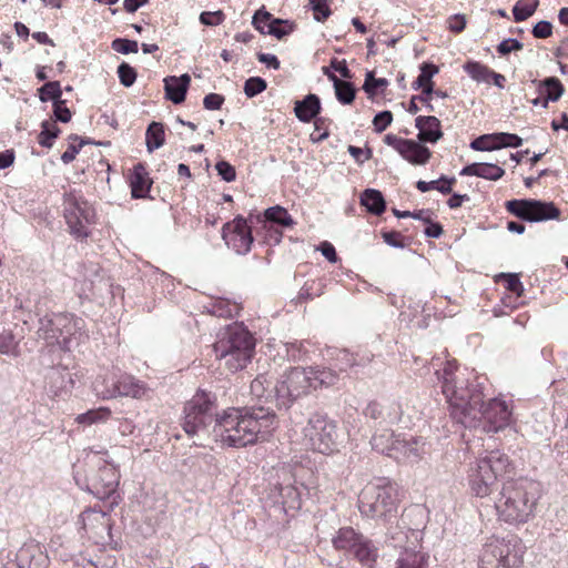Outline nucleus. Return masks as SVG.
<instances>
[{
  "mask_svg": "<svg viewBox=\"0 0 568 568\" xmlns=\"http://www.w3.org/2000/svg\"><path fill=\"white\" fill-rule=\"evenodd\" d=\"M436 375L456 423L475 427L483 420L487 433H497L510 424L511 410L506 402L491 398L485 404L480 384L470 382V374L459 369L456 361H447Z\"/></svg>",
  "mask_w": 568,
  "mask_h": 568,
  "instance_id": "1",
  "label": "nucleus"
},
{
  "mask_svg": "<svg viewBox=\"0 0 568 568\" xmlns=\"http://www.w3.org/2000/svg\"><path fill=\"white\" fill-rule=\"evenodd\" d=\"M277 427L273 410L263 406L229 408L213 426V439L222 445L242 448L265 440Z\"/></svg>",
  "mask_w": 568,
  "mask_h": 568,
  "instance_id": "2",
  "label": "nucleus"
},
{
  "mask_svg": "<svg viewBox=\"0 0 568 568\" xmlns=\"http://www.w3.org/2000/svg\"><path fill=\"white\" fill-rule=\"evenodd\" d=\"M73 477L81 488L101 500L115 495L120 478L116 467L95 452L88 453L83 464L73 465Z\"/></svg>",
  "mask_w": 568,
  "mask_h": 568,
  "instance_id": "3",
  "label": "nucleus"
},
{
  "mask_svg": "<svg viewBox=\"0 0 568 568\" xmlns=\"http://www.w3.org/2000/svg\"><path fill=\"white\" fill-rule=\"evenodd\" d=\"M538 493V484L529 479L504 483L495 501L499 518L510 524L528 521L539 498Z\"/></svg>",
  "mask_w": 568,
  "mask_h": 568,
  "instance_id": "4",
  "label": "nucleus"
},
{
  "mask_svg": "<svg viewBox=\"0 0 568 568\" xmlns=\"http://www.w3.org/2000/svg\"><path fill=\"white\" fill-rule=\"evenodd\" d=\"M255 349V338L243 323L229 325L213 344L220 366L231 373L243 369L251 362Z\"/></svg>",
  "mask_w": 568,
  "mask_h": 568,
  "instance_id": "5",
  "label": "nucleus"
},
{
  "mask_svg": "<svg viewBox=\"0 0 568 568\" xmlns=\"http://www.w3.org/2000/svg\"><path fill=\"white\" fill-rule=\"evenodd\" d=\"M422 513L418 506L405 509L398 525L388 530L389 545L399 550L395 568H430L429 555L419 545L420 530L407 527V518Z\"/></svg>",
  "mask_w": 568,
  "mask_h": 568,
  "instance_id": "6",
  "label": "nucleus"
},
{
  "mask_svg": "<svg viewBox=\"0 0 568 568\" xmlns=\"http://www.w3.org/2000/svg\"><path fill=\"white\" fill-rule=\"evenodd\" d=\"M399 500L397 485L386 478H379L362 489L358 509L364 518L387 524L397 517Z\"/></svg>",
  "mask_w": 568,
  "mask_h": 568,
  "instance_id": "7",
  "label": "nucleus"
},
{
  "mask_svg": "<svg viewBox=\"0 0 568 568\" xmlns=\"http://www.w3.org/2000/svg\"><path fill=\"white\" fill-rule=\"evenodd\" d=\"M181 425L189 436L213 438V426L221 416L217 413V398L215 394L199 389L185 403Z\"/></svg>",
  "mask_w": 568,
  "mask_h": 568,
  "instance_id": "8",
  "label": "nucleus"
},
{
  "mask_svg": "<svg viewBox=\"0 0 568 568\" xmlns=\"http://www.w3.org/2000/svg\"><path fill=\"white\" fill-rule=\"evenodd\" d=\"M508 456L500 450H490L476 459L468 469V484L477 497L490 495L499 477L510 468Z\"/></svg>",
  "mask_w": 568,
  "mask_h": 568,
  "instance_id": "9",
  "label": "nucleus"
},
{
  "mask_svg": "<svg viewBox=\"0 0 568 568\" xmlns=\"http://www.w3.org/2000/svg\"><path fill=\"white\" fill-rule=\"evenodd\" d=\"M526 547L517 536L490 538L485 545L478 568H518Z\"/></svg>",
  "mask_w": 568,
  "mask_h": 568,
  "instance_id": "10",
  "label": "nucleus"
},
{
  "mask_svg": "<svg viewBox=\"0 0 568 568\" xmlns=\"http://www.w3.org/2000/svg\"><path fill=\"white\" fill-rule=\"evenodd\" d=\"M337 428L327 415L314 413L308 417L303 428V444L321 454H329L337 448Z\"/></svg>",
  "mask_w": 568,
  "mask_h": 568,
  "instance_id": "11",
  "label": "nucleus"
},
{
  "mask_svg": "<svg viewBox=\"0 0 568 568\" xmlns=\"http://www.w3.org/2000/svg\"><path fill=\"white\" fill-rule=\"evenodd\" d=\"M274 389L277 406L287 409L312 389V376L306 368L293 367L281 376Z\"/></svg>",
  "mask_w": 568,
  "mask_h": 568,
  "instance_id": "12",
  "label": "nucleus"
},
{
  "mask_svg": "<svg viewBox=\"0 0 568 568\" xmlns=\"http://www.w3.org/2000/svg\"><path fill=\"white\" fill-rule=\"evenodd\" d=\"M63 205L64 219L70 233L78 239L88 237V225L93 223L95 217L91 205L72 193L65 194Z\"/></svg>",
  "mask_w": 568,
  "mask_h": 568,
  "instance_id": "13",
  "label": "nucleus"
},
{
  "mask_svg": "<svg viewBox=\"0 0 568 568\" xmlns=\"http://www.w3.org/2000/svg\"><path fill=\"white\" fill-rule=\"evenodd\" d=\"M509 213L527 222H542L558 220L560 210L552 202L540 200L523 199L506 202Z\"/></svg>",
  "mask_w": 568,
  "mask_h": 568,
  "instance_id": "14",
  "label": "nucleus"
},
{
  "mask_svg": "<svg viewBox=\"0 0 568 568\" xmlns=\"http://www.w3.org/2000/svg\"><path fill=\"white\" fill-rule=\"evenodd\" d=\"M222 237L227 247L240 255L247 254L254 242L251 226L247 224V220L241 215L223 225Z\"/></svg>",
  "mask_w": 568,
  "mask_h": 568,
  "instance_id": "15",
  "label": "nucleus"
},
{
  "mask_svg": "<svg viewBox=\"0 0 568 568\" xmlns=\"http://www.w3.org/2000/svg\"><path fill=\"white\" fill-rule=\"evenodd\" d=\"M95 392L103 398H114L119 396H130L132 398L141 399L150 396L151 389L146 384L132 375L122 374L118 378L110 379V387L106 389H99L95 386Z\"/></svg>",
  "mask_w": 568,
  "mask_h": 568,
  "instance_id": "16",
  "label": "nucleus"
},
{
  "mask_svg": "<svg viewBox=\"0 0 568 568\" xmlns=\"http://www.w3.org/2000/svg\"><path fill=\"white\" fill-rule=\"evenodd\" d=\"M81 529L97 544H104L111 539V518L97 508H88L79 517Z\"/></svg>",
  "mask_w": 568,
  "mask_h": 568,
  "instance_id": "17",
  "label": "nucleus"
},
{
  "mask_svg": "<svg viewBox=\"0 0 568 568\" xmlns=\"http://www.w3.org/2000/svg\"><path fill=\"white\" fill-rule=\"evenodd\" d=\"M53 324L58 331H61L60 346L64 349H70L73 343L79 344L83 337H87L84 321L73 314L59 313Z\"/></svg>",
  "mask_w": 568,
  "mask_h": 568,
  "instance_id": "18",
  "label": "nucleus"
},
{
  "mask_svg": "<svg viewBox=\"0 0 568 568\" xmlns=\"http://www.w3.org/2000/svg\"><path fill=\"white\" fill-rule=\"evenodd\" d=\"M366 537L353 527H342L332 538V545L336 550L343 552L345 557L352 559Z\"/></svg>",
  "mask_w": 568,
  "mask_h": 568,
  "instance_id": "19",
  "label": "nucleus"
},
{
  "mask_svg": "<svg viewBox=\"0 0 568 568\" xmlns=\"http://www.w3.org/2000/svg\"><path fill=\"white\" fill-rule=\"evenodd\" d=\"M394 454L397 456H390L392 458L406 459L410 463H415L425 454V442L422 437L415 436L399 438L394 448Z\"/></svg>",
  "mask_w": 568,
  "mask_h": 568,
  "instance_id": "20",
  "label": "nucleus"
},
{
  "mask_svg": "<svg viewBox=\"0 0 568 568\" xmlns=\"http://www.w3.org/2000/svg\"><path fill=\"white\" fill-rule=\"evenodd\" d=\"M276 489L285 511L300 509L303 496L308 494V489L303 484L300 486L290 483L281 484Z\"/></svg>",
  "mask_w": 568,
  "mask_h": 568,
  "instance_id": "21",
  "label": "nucleus"
},
{
  "mask_svg": "<svg viewBox=\"0 0 568 568\" xmlns=\"http://www.w3.org/2000/svg\"><path fill=\"white\" fill-rule=\"evenodd\" d=\"M129 180L131 186V195L133 199H145L149 196L152 181L149 178V173L142 163H138L133 166Z\"/></svg>",
  "mask_w": 568,
  "mask_h": 568,
  "instance_id": "22",
  "label": "nucleus"
},
{
  "mask_svg": "<svg viewBox=\"0 0 568 568\" xmlns=\"http://www.w3.org/2000/svg\"><path fill=\"white\" fill-rule=\"evenodd\" d=\"M45 378L49 389L54 396L67 393L73 387L71 373L67 368L52 367Z\"/></svg>",
  "mask_w": 568,
  "mask_h": 568,
  "instance_id": "23",
  "label": "nucleus"
},
{
  "mask_svg": "<svg viewBox=\"0 0 568 568\" xmlns=\"http://www.w3.org/2000/svg\"><path fill=\"white\" fill-rule=\"evenodd\" d=\"M191 82L189 74L164 79L165 97L175 104L182 103Z\"/></svg>",
  "mask_w": 568,
  "mask_h": 568,
  "instance_id": "24",
  "label": "nucleus"
},
{
  "mask_svg": "<svg viewBox=\"0 0 568 568\" xmlns=\"http://www.w3.org/2000/svg\"><path fill=\"white\" fill-rule=\"evenodd\" d=\"M394 149L412 164L424 165L430 158V151L426 144H392Z\"/></svg>",
  "mask_w": 568,
  "mask_h": 568,
  "instance_id": "25",
  "label": "nucleus"
},
{
  "mask_svg": "<svg viewBox=\"0 0 568 568\" xmlns=\"http://www.w3.org/2000/svg\"><path fill=\"white\" fill-rule=\"evenodd\" d=\"M459 174L497 181L504 176L505 170L493 163H471L464 166Z\"/></svg>",
  "mask_w": 568,
  "mask_h": 568,
  "instance_id": "26",
  "label": "nucleus"
},
{
  "mask_svg": "<svg viewBox=\"0 0 568 568\" xmlns=\"http://www.w3.org/2000/svg\"><path fill=\"white\" fill-rule=\"evenodd\" d=\"M379 558V546L376 541L366 537L361 548L353 556V560L357 561L364 568H375Z\"/></svg>",
  "mask_w": 568,
  "mask_h": 568,
  "instance_id": "27",
  "label": "nucleus"
},
{
  "mask_svg": "<svg viewBox=\"0 0 568 568\" xmlns=\"http://www.w3.org/2000/svg\"><path fill=\"white\" fill-rule=\"evenodd\" d=\"M397 439L399 438H395L394 433L387 426H383L381 429L375 432L371 439V444L374 450L390 457L397 456L394 454Z\"/></svg>",
  "mask_w": 568,
  "mask_h": 568,
  "instance_id": "28",
  "label": "nucleus"
},
{
  "mask_svg": "<svg viewBox=\"0 0 568 568\" xmlns=\"http://www.w3.org/2000/svg\"><path fill=\"white\" fill-rule=\"evenodd\" d=\"M320 98L315 94H308L303 100L295 101L294 112L302 122H310L315 119L321 111Z\"/></svg>",
  "mask_w": 568,
  "mask_h": 568,
  "instance_id": "29",
  "label": "nucleus"
},
{
  "mask_svg": "<svg viewBox=\"0 0 568 568\" xmlns=\"http://www.w3.org/2000/svg\"><path fill=\"white\" fill-rule=\"evenodd\" d=\"M416 125L419 130V142H436L442 138L440 121L436 116H419Z\"/></svg>",
  "mask_w": 568,
  "mask_h": 568,
  "instance_id": "30",
  "label": "nucleus"
},
{
  "mask_svg": "<svg viewBox=\"0 0 568 568\" xmlns=\"http://www.w3.org/2000/svg\"><path fill=\"white\" fill-rule=\"evenodd\" d=\"M257 221L263 222L264 227L268 225H277L282 227H291L294 225V221L292 216L288 214L287 210L283 206L275 205L266 209L263 214V220L260 215H257Z\"/></svg>",
  "mask_w": 568,
  "mask_h": 568,
  "instance_id": "31",
  "label": "nucleus"
},
{
  "mask_svg": "<svg viewBox=\"0 0 568 568\" xmlns=\"http://www.w3.org/2000/svg\"><path fill=\"white\" fill-rule=\"evenodd\" d=\"M54 320H57V314L44 315L39 318V327H38V337L45 341L48 345H60L61 331L55 328L53 324Z\"/></svg>",
  "mask_w": 568,
  "mask_h": 568,
  "instance_id": "32",
  "label": "nucleus"
},
{
  "mask_svg": "<svg viewBox=\"0 0 568 568\" xmlns=\"http://www.w3.org/2000/svg\"><path fill=\"white\" fill-rule=\"evenodd\" d=\"M439 72V68L434 63L424 62L420 65V73L413 82L415 89H422L423 94L427 98L434 92L433 77Z\"/></svg>",
  "mask_w": 568,
  "mask_h": 568,
  "instance_id": "33",
  "label": "nucleus"
},
{
  "mask_svg": "<svg viewBox=\"0 0 568 568\" xmlns=\"http://www.w3.org/2000/svg\"><path fill=\"white\" fill-rule=\"evenodd\" d=\"M361 205L374 215H381L386 210V202L381 191L366 189L359 197Z\"/></svg>",
  "mask_w": 568,
  "mask_h": 568,
  "instance_id": "34",
  "label": "nucleus"
},
{
  "mask_svg": "<svg viewBox=\"0 0 568 568\" xmlns=\"http://www.w3.org/2000/svg\"><path fill=\"white\" fill-rule=\"evenodd\" d=\"M539 92L546 102H556L562 97L565 87L558 78L549 77L539 82Z\"/></svg>",
  "mask_w": 568,
  "mask_h": 568,
  "instance_id": "35",
  "label": "nucleus"
},
{
  "mask_svg": "<svg viewBox=\"0 0 568 568\" xmlns=\"http://www.w3.org/2000/svg\"><path fill=\"white\" fill-rule=\"evenodd\" d=\"M307 373L312 376V388L314 389L320 386H332L338 379V374L333 368L308 367Z\"/></svg>",
  "mask_w": 568,
  "mask_h": 568,
  "instance_id": "36",
  "label": "nucleus"
},
{
  "mask_svg": "<svg viewBox=\"0 0 568 568\" xmlns=\"http://www.w3.org/2000/svg\"><path fill=\"white\" fill-rule=\"evenodd\" d=\"M285 349L287 357L292 361H306L310 358V354L314 352L313 344L307 341H293L285 343Z\"/></svg>",
  "mask_w": 568,
  "mask_h": 568,
  "instance_id": "37",
  "label": "nucleus"
},
{
  "mask_svg": "<svg viewBox=\"0 0 568 568\" xmlns=\"http://www.w3.org/2000/svg\"><path fill=\"white\" fill-rule=\"evenodd\" d=\"M455 182H456V179L454 176L453 178H447L445 175H442L438 180H434V181H429V182L419 180L416 183V187L420 192H427V191H430V190H437L438 192H440L443 194H450L452 193L453 184Z\"/></svg>",
  "mask_w": 568,
  "mask_h": 568,
  "instance_id": "38",
  "label": "nucleus"
},
{
  "mask_svg": "<svg viewBox=\"0 0 568 568\" xmlns=\"http://www.w3.org/2000/svg\"><path fill=\"white\" fill-rule=\"evenodd\" d=\"M464 70L477 82L489 83L491 81V75L494 74V70L478 61H467L464 64Z\"/></svg>",
  "mask_w": 568,
  "mask_h": 568,
  "instance_id": "39",
  "label": "nucleus"
},
{
  "mask_svg": "<svg viewBox=\"0 0 568 568\" xmlns=\"http://www.w3.org/2000/svg\"><path fill=\"white\" fill-rule=\"evenodd\" d=\"M240 308V305L236 303H232L224 298H219L211 303V306L207 308V311L217 317H233L239 314Z\"/></svg>",
  "mask_w": 568,
  "mask_h": 568,
  "instance_id": "40",
  "label": "nucleus"
},
{
  "mask_svg": "<svg viewBox=\"0 0 568 568\" xmlns=\"http://www.w3.org/2000/svg\"><path fill=\"white\" fill-rule=\"evenodd\" d=\"M539 6V0H518L514 8L513 14L516 22H521L531 17Z\"/></svg>",
  "mask_w": 568,
  "mask_h": 568,
  "instance_id": "41",
  "label": "nucleus"
},
{
  "mask_svg": "<svg viewBox=\"0 0 568 568\" xmlns=\"http://www.w3.org/2000/svg\"><path fill=\"white\" fill-rule=\"evenodd\" d=\"M111 416V410L106 407H99L97 409H90L83 414L77 416L75 420L79 424L90 426L95 423L105 422Z\"/></svg>",
  "mask_w": 568,
  "mask_h": 568,
  "instance_id": "42",
  "label": "nucleus"
},
{
  "mask_svg": "<svg viewBox=\"0 0 568 568\" xmlns=\"http://www.w3.org/2000/svg\"><path fill=\"white\" fill-rule=\"evenodd\" d=\"M0 354L18 357L20 355L19 342L12 332L0 334Z\"/></svg>",
  "mask_w": 568,
  "mask_h": 568,
  "instance_id": "43",
  "label": "nucleus"
},
{
  "mask_svg": "<svg viewBox=\"0 0 568 568\" xmlns=\"http://www.w3.org/2000/svg\"><path fill=\"white\" fill-rule=\"evenodd\" d=\"M337 100L343 104H351L355 99V88L348 81L336 80L334 83Z\"/></svg>",
  "mask_w": 568,
  "mask_h": 568,
  "instance_id": "44",
  "label": "nucleus"
},
{
  "mask_svg": "<svg viewBox=\"0 0 568 568\" xmlns=\"http://www.w3.org/2000/svg\"><path fill=\"white\" fill-rule=\"evenodd\" d=\"M332 120L325 116H316L314 121V131L311 133L313 142H320L329 136Z\"/></svg>",
  "mask_w": 568,
  "mask_h": 568,
  "instance_id": "45",
  "label": "nucleus"
},
{
  "mask_svg": "<svg viewBox=\"0 0 568 568\" xmlns=\"http://www.w3.org/2000/svg\"><path fill=\"white\" fill-rule=\"evenodd\" d=\"M498 277L504 280L506 290L514 293L517 298L523 296L525 288L518 274L501 273L498 275Z\"/></svg>",
  "mask_w": 568,
  "mask_h": 568,
  "instance_id": "46",
  "label": "nucleus"
},
{
  "mask_svg": "<svg viewBox=\"0 0 568 568\" xmlns=\"http://www.w3.org/2000/svg\"><path fill=\"white\" fill-rule=\"evenodd\" d=\"M293 23L288 22L287 20L276 18L268 26L266 34H271L276 37L277 39H282L283 37L290 34L293 31Z\"/></svg>",
  "mask_w": 568,
  "mask_h": 568,
  "instance_id": "47",
  "label": "nucleus"
},
{
  "mask_svg": "<svg viewBox=\"0 0 568 568\" xmlns=\"http://www.w3.org/2000/svg\"><path fill=\"white\" fill-rule=\"evenodd\" d=\"M388 85V81L385 78H375L373 72H367L365 82L363 85L364 91L373 97L376 94L377 90H383Z\"/></svg>",
  "mask_w": 568,
  "mask_h": 568,
  "instance_id": "48",
  "label": "nucleus"
},
{
  "mask_svg": "<svg viewBox=\"0 0 568 568\" xmlns=\"http://www.w3.org/2000/svg\"><path fill=\"white\" fill-rule=\"evenodd\" d=\"M356 359L347 349H339L335 356V368L338 372H346L348 368L356 365Z\"/></svg>",
  "mask_w": 568,
  "mask_h": 568,
  "instance_id": "49",
  "label": "nucleus"
},
{
  "mask_svg": "<svg viewBox=\"0 0 568 568\" xmlns=\"http://www.w3.org/2000/svg\"><path fill=\"white\" fill-rule=\"evenodd\" d=\"M61 94L62 90L58 81L47 82L40 89V99L42 101L53 100L55 102L57 100H61Z\"/></svg>",
  "mask_w": 568,
  "mask_h": 568,
  "instance_id": "50",
  "label": "nucleus"
},
{
  "mask_svg": "<svg viewBox=\"0 0 568 568\" xmlns=\"http://www.w3.org/2000/svg\"><path fill=\"white\" fill-rule=\"evenodd\" d=\"M118 75L120 83L126 88L131 87L136 80V71L126 62H122L118 67Z\"/></svg>",
  "mask_w": 568,
  "mask_h": 568,
  "instance_id": "51",
  "label": "nucleus"
},
{
  "mask_svg": "<svg viewBox=\"0 0 568 568\" xmlns=\"http://www.w3.org/2000/svg\"><path fill=\"white\" fill-rule=\"evenodd\" d=\"M313 10L314 19L318 22H324L332 13L327 0H308Z\"/></svg>",
  "mask_w": 568,
  "mask_h": 568,
  "instance_id": "52",
  "label": "nucleus"
},
{
  "mask_svg": "<svg viewBox=\"0 0 568 568\" xmlns=\"http://www.w3.org/2000/svg\"><path fill=\"white\" fill-rule=\"evenodd\" d=\"M384 406H382L377 402H369L366 407L364 408V415L367 418H371L378 423L379 426H385L384 422Z\"/></svg>",
  "mask_w": 568,
  "mask_h": 568,
  "instance_id": "53",
  "label": "nucleus"
},
{
  "mask_svg": "<svg viewBox=\"0 0 568 568\" xmlns=\"http://www.w3.org/2000/svg\"><path fill=\"white\" fill-rule=\"evenodd\" d=\"M266 81L260 77H252L245 81L244 92L248 98H253L266 89Z\"/></svg>",
  "mask_w": 568,
  "mask_h": 568,
  "instance_id": "54",
  "label": "nucleus"
},
{
  "mask_svg": "<svg viewBox=\"0 0 568 568\" xmlns=\"http://www.w3.org/2000/svg\"><path fill=\"white\" fill-rule=\"evenodd\" d=\"M276 18H274L270 12L264 11V10H258L255 12L252 23L256 30H258L263 34H266V30L268 29V26Z\"/></svg>",
  "mask_w": 568,
  "mask_h": 568,
  "instance_id": "55",
  "label": "nucleus"
},
{
  "mask_svg": "<svg viewBox=\"0 0 568 568\" xmlns=\"http://www.w3.org/2000/svg\"><path fill=\"white\" fill-rule=\"evenodd\" d=\"M473 142H523V140L516 134L509 133H493L484 134L475 139Z\"/></svg>",
  "mask_w": 568,
  "mask_h": 568,
  "instance_id": "56",
  "label": "nucleus"
},
{
  "mask_svg": "<svg viewBox=\"0 0 568 568\" xmlns=\"http://www.w3.org/2000/svg\"><path fill=\"white\" fill-rule=\"evenodd\" d=\"M384 408H385V410H384L385 426L393 425L400 420L403 410H402V406L399 403H396V402L390 403L387 406H384Z\"/></svg>",
  "mask_w": 568,
  "mask_h": 568,
  "instance_id": "57",
  "label": "nucleus"
},
{
  "mask_svg": "<svg viewBox=\"0 0 568 568\" xmlns=\"http://www.w3.org/2000/svg\"><path fill=\"white\" fill-rule=\"evenodd\" d=\"M226 16L222 10L203 11L200 14V22L204 26L216 27L224 22Z\"/></svg>",
  "mask_w": 568,
  "mask_h": 568,
  "instance_id": "58",
  "label": "nucleus"
},
{
  "mask_svg": "<svg viewBox=\"0 0 568 568\" xmlns=\"http://www.w3.org/2000/svg\"><path fill=\"white\" fill-rule=\"evenodd\" d=\"M111 47L114 51L123 54L136 53L139 51L136 41L121 38L113 40Z\"/></svg>",
  "mask_w": 568,
  "mask_h": 568,
  "instance_id": "59",
  "label": "nucleus"
},
{
  "mask_svg": "<svg viewBox=\"0 0 568 568\" xmlns=\"http://www.w3.org/2000/svg\"><path fill=\"white\" fill-rule=\"evenodd\" d=\"M384 242L395 248H404L407 246L405 237L400 232L397 231H384L382 233Z\"/></svg>",
  "mask_w": 568,
  "mask_h": 568,
  "instance_id": "60",
  "label": "nucleus"
},
{
  "mask_svg": "<svg viewBox=\"0 0 568 568\" xmlns=\"http://www.w3.org/2000/svg\"><path fill=\"white\" fill-rule=\"evenodd\" d=\"M165 132L162 123L152 122L145 133V142H164Z\"/></svg>",
  "mask_w": 568,
  "mask_h": 568,
  "instance_id": "61",
  "label": "nucleus"
},
{
  "mask_svg": "<svg viewBox=\"0 0 568 568\" xmlns=\"http://www.w3.org/2000/svg\"><path fill=\"white\" fill-rule=\"evenodd\" d=\"M60 130L54 120H47L42 123V131L39 135V142H47L48 140L58 138Z\"/></svg>",
  "mask_w": 568,
  "mask_h": 568,
  "instance_id": "62",
  "label": "nucleus"
},
{
  "mask_svg": "<svg viewBox=\"0 0 568 568\" xmlns=\"http://www.w3.org/2000/svg\"><path fill=\"white\" fill-rule=\"evenodd\" d=\"M215 169L217 171V174L221 176L222 180L225 182H232L236 178V172L233 165H231L229 162L222 160L219 161L215 164Z\"/></svg>",
  "mask_w": 568,
  "mask_h": 568,
  "instance_id": "63",
  "label": "nucleus"
},
{
  "mask_svg": "<svg viewBox=\"0 0 568 568\" xmlns=\"http://www.w3.org/2000/svg\"><path fill=\"white\" fill-rule=\"evenodd\" d=\"M348 152L358 164L364 163L372 156V150L367 148V144L364 148L349 144Z\"/></svg>",
  "mask_w": 568,
  "mask_h": 568,
  "instance_id": "64",
  "label": "nucleus"
}]
</instances>
